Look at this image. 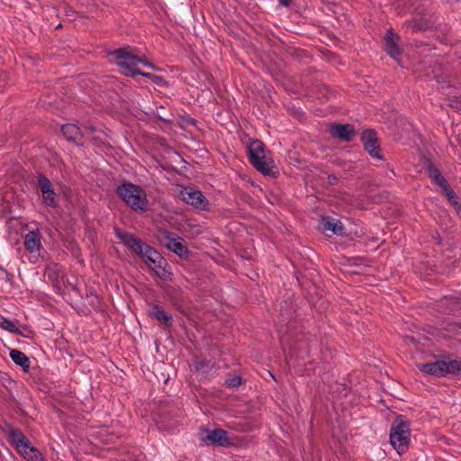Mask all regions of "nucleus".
<instances>
[{"instance_id":"nucleus-4","label":"nucleus","mask_w":461,"mask_h":461,"mask_svg":"<svg viewBox=\"0 0 461 461\" xmlns=\"http://www.w3.org/2000/svg\"><path fill=\"white\" fill-rule=\"evenodd\" d=\"M410 442V424L402 416H397L391 424L390 443L399 455H402L408 451Z\"/></svg>"},{"instance_id":"nucleus-29","label":"nucleus","mask_w":461,"mask_h":461,"mask_svg":"<svg viewBox=\"0 0 461 461\" xmlns=\"http://www.w3.org/2000/svg\"><path fill=\"white\" fill-rule=\"evenodd\" d=\"M139 75H141L142 77L149 78L150 80H152L154 83H156L158 85H159L163 81V79L160 76L154 75L151 73L140 71V73H139Z\"/></svg>"},{"instance_id":"nucleus-20","label":"nucleus","mask_w":461,"mask_h":461,"mask_svg":"<svg viewBox=\"0 0 461 461\" xmlns=\"http://www.w3.org/2000/svg\"><path fill=\"white\" fill-rule=\"evenodd\" d=\"M19 452L28 461H42L43 457L41 453L34 447L31 445V442L27 444V447L20 449Z\"/></svg>"},{"instance_id":"nucleus-33","label":"nucleus","mask_w":461,"mask_h":461,"mask_svg":"<svg viewBox=\"0 0 461 461\" xmlns=\"http://www.w3.org/2000/svg\"><path fill=\"white\" fill-rule=\"evenodd\" d=\"M203 363L199 362L198 360L195 361V367L196 369H201L203 367Z\"/></svg>"},{"instance_id":"nucleus-6","label":"nucleus","mask_w":461,"mask_h":461,"mask_svg":"<svg viewBox=\"0 0 461 461\" xmlns=\"http://www.w3.org/2000/svg\"><path fill=\"white\" fill-rule=\"evenodd\" d=\"M158 240L163 246L175 252L179 257H184L188 254V249L185 245L184 240L175 233L167 230H159Z\"/></svg>"},{"instance_id":"nucleus-7","label":"nucleus","mask_w":461,"mask_h":461,"mask_svg":"<svg viewBox=\"0 0 461 461\" xmlns=\"http://www.w3.org/2000/svg\"><path fill=\"white\" fill-rule=\"evenodd\" d=\"M180 198L187 204H190L199 210L208 208V200L199 190L192 187H184L179 194Z\"/></svg>"},{"instance_id":"nucleus-10","label":"nucleus","mask_w":461,"mask_h":461,"mask_svg":"<svg viewBox=\"0 0 461 461\" xmlns=\"http://www.w3.org/2000/svg\"><path fill=\"white\" fill-rule=\"evenodd\" d=\"M399 37L392 29L388 30L384 37V46L385 51L393 59L397 58L401 51L397 44Z\"/></svg>"},{"instance_id":"nucleus-34","label":"nucleus","mask_w":461,"mask_h":461,"mask_svg":"<svg viewBox=\"0 0 461 461\" xmlns=\"http://www.w3.org/2000/svg\"><path fill=\"white\" fill-rule=\"evenodd\" d=\"M0 269H1L2 271H4V272H6V270H5V268L1 267H0Z\"/></svg>"},{"instance_id":"nucleus-8","label":"nucleus","mask_w":461,"mask_h":461,"mask_svg":"<svg viewBox=\"0 0 461 461\" xmlns=\"http://www.w3.org/2000/svg\"><path fill=\"white\" fill-rule=\"evenodd\" d=\"M361 141L364 149L373 158L382 159L380 146L375 132L373 130H366L362 133Z\"/></svg>"},{"instance_id":"nucleus-24","label":"nucleus","mask_w":461,"mask_h":461,"mask_svg":"<svg viewBox=\"0 0 461 461\" xmlns=\"http://www.w3.org/2000/svg\"><path fill=\"white\" fill-rule=\"evenodd\" d=\"M60 270H61V267L59 265L51 263V264H49L46 267V275L48 276V278L50 281L55 282L59 277Z\"/></svg>"},{"instance_id":"nucleus-14","label":"nucleus","mask_w":461,"mask_h":461,"mask_svg":"<svg viewBox=\"0 0 461 461\" xmlns=\"http://www.w3.org/2000/svg\"><path fill=\"white\" fill-rule=\"evenodd\" d=\"M321 229L323 231H331L337 235H341L343 233V226L341 222L330 217H323L321 219Z\"/></svg>"},{"instance_id":"nucleus-31","label":"nucleus","mask_w":461,"mask_h":461,"mask_svg":"<svg viewBox=\"0 0 461 461\" xmlns=\"http://www.w3.org/2000/svg\"><path fill=\"white\" fill-rule=\"evenodd\" d=\"M460 327L457 326L456 324H449L448 327L447 328V330L448 331H452V332H456L457 330V329H459Z\"/></svg>"},{"instance_id":"nucleus-35","label":"nucleus","mask_w":461,"mask_h":461,"mask_svg":"<svg viewBox=\"0 0 461 461\" xmlns=\"http://www.w3.org/2000/svg\"><path fill=\"white\" fill-rule=\"evenodd\" d=\"M409 340H410L411 342H412V343L414 342V339H409Z\"/></svg>"},{"instance_id":"nucleus-25","label":"nucleus","mask_w":461,"mask_h":461,"mask_svg":"<svg viewBox=\"0 0 461 461\" xmlns=\"http://www.w3.org/2000/svg\"><path fill=\"white\" fill-rule=\"evenodd\" d=\"M0 327L12 333L20 334V330L16 325L3 315H0Z\"/></svg>"},{"instance_id":"nucleus-2","label":"nucleus","mask_w":461,"mask_h":461,"mask_svg":"<svg viewBox=\"0 0 461 461\" xmlns=\"http://www.w3.org/2000/svg\"><path fill=\"white\" fill-rule=\"evenodd\" d=\"M109 55L113 58V61L126 76L134 77L139 75L140 73V70L138 68L139 64L154 68V66L147 61L146 59L133 54L130 48L117 49L110 52Z\"/></svg>"},{"instance_id":"nucleus-3","label":"nucleus","mask_w":461,"mask_h":461,"mask_svg":"<svg viewBox=\"0 0 461 461\" xmlns=\"http://www.w3.org/2000/svg\"><path fill=\"white\" fill-rule=\"evenodd\" d=\"M116 193L133 211L140 212L147 211L149 203L147 194L140 186L125 183L117 187Z\"/></svg>"},{"instance_id":"nucleus-21","label":"nucleus","mask_w":461,"mask_h":461,"mask_svg":"<svg viewBox=\"0 0 461 461\" xmlns=\"http://www.w3.org/2000/svg\"><path fill=\"white\" fill-rule=\"evenodd\" d=\"M266 153L265 145L259 140H251L249 146V158H257L259 155Z\"/></svg>"},{"instance_id":"nucleus-22","label":"nucleus","mask_w":461,"mask_h":461,"mask_svg":"<svg viewBox=\"0 0 461 461\" xmlns=\"http://www.w3.org/2000/svg\"><path fill=\"white\" fill-rule=\"evenodd\" d=\"M61 131L68 140L76 141L77 138L80 136V130L75 124L63 125L61 128Z\"/></svg>"},{"instance_id":"nucleus-11","label":"nucleus","mask_w":461,"mask_h":461,"mask_svg":"<svg viewBox=\"0 0 461 461\" xmlns=\"http://www.w3.org/2000/svg\"><path fill=\"white\" fill-rule=\"evenodd\" d=\"M249 162L258 171L261 172L263 175H271L272 170L275 167L274 161L271 158H267L266 153H264V155L258 156L257 158H250Z\"/></svg>"},{"instance_id":"nucleus-27","label":"nucleus","mask_w":461,"mask_h":461,"mask_svg":"<svg viewBox=\"0 0 461 461\" xmlns=\"http://www.w3.org/2000/svg\"><path fill=\"white\" fill-rule=\"evenodd\" d=\"M442 191L453 204H457V197L448 184L446 185V187L442 188Z\"/></svg>"},{"instance_id":"nucleus-1","label":"nucleus","mask_w":461,"mask_h":461,"mask_svg":"<svg viewBox=\"0 0 461 461\" xmlns=\"http://www.w3.org/2000/svg\"><path fill=\"white\" fill-rule=\"evenodd\" d=\"M116 236L135 254L141 258L148 267L161 278H167V272L163 267L166 260L160 254L144 243L140 239L127 231H116Z\"/></svg>"},{"instance_id":"nucleus-13","label":"nucleus","mask_w":461,"mask_h":461,"mask_svg":"<svg viewBox=\"0 0 461 461\" xmlns=\"http://www.w3.org/2000/svg\"><path fill=\"white\" fill-rule=\"evenodd\" d=\"M203 440H209L212 444L226 447L230 444L227 431L220 429L212 430Z\"/></svg>"},{"instance_id":"nucleus-17","label":"nucleus","mask_w":461,"mask_h":461,"mask_svg":"<svg viewBox=\"0 0 461 461\" xmlns=\"http://www.w3.org/2000/svg\"><path fill=\"white\" fill-rule=\"evenodd\" d=\"M24 247L30 252H36L41 248L39 234L35 231H29L24 238Z\"/></svg>"},{"instance_id":"nucleus-23","label":"nucleus","mask_w":461,"mask_h":461,"mask_svg":"<svg viewBox=\"0 0 461 461\" xmlns=\"http://www.w3.org/2000/svg\"><path fill=\"white\" fill-rule=\"evenodd\" d=\"M37 185L42 194H45V193L50 192V190L53 189L50 180L42 174H40L37 176Z\"/></svg>"},{"instance_id":"nucleus-12","label":"nucleus","mask_w":461,"mask_h":461,"mask_svg":"<svg viewBox=\"0 0 461 461\" xmlns=\"http://www.w3.org/2000/svg\"><path fill=\"white\" fill-rule=\"evenodd\" d=\"M438 310L442 313L456 312L460 310V303L454 296H445L438 302Z\"/></svg>"},{"instance_id":"nucleus-16","label":"nucleus","mask_w":461,"mask_h":461,"mask_svg":"<svg viewBox=\"0 0 461 461\" xmlns=\"http://www.w3.org/2000/svg\"><path fill=\"white\" fill-rule=\"evenodd\" d=\"M9 438L10 442L15 446L18 451L27 447V444L30 442V440L17 429H11L9 430Z\"/></svg>"},{"instance_id":"nucleus-30","label":"nucleus","mask_w":461,"mask_h":461,"mask_svg":"<svg viewBox=\"0 0 461 461\" xmlns=\"http://www.w3.org/2000/svg\"><path fill=\"white\" fill-rule=\"evenodd\" d=\"M405 25L407 26V28H410L411 29L413 32L414 31H420L422 29L421 26H420L416 22L414 21H408L405 23Z\"/></svg>"},{"instance_id":"nucleus-15","label":"nucleus","mask_w":461,"mask_h":461,"mask_svg":"<svg viewBox=\"0 0 461 461\" xmlns=\"http://www.w3.org/2000/svg\"><path fill=\"white\" fill-rule=\"evenodd\" d=\"M149 315L167 327L172 325V316L163 310V308H161L158 304H154L151 306Z\"/></svg>"},{"instance_id":"nucleus-5","label":"nucleus","mask_w":461,"mask_h":461,"mask_svg":"<svg viewBox=\"0 0 461 461\" xmlns=\"http://www.w3.org/2000/svg\"><path fill=\"white\" fill-rule=\"evenodd\" d=\"M417 366L422 373L438 377L448 374H461V360L450 359L449 357H443L434 362L418 364Z\"/></svg>"},{"instance_id":"nucleus-32","label":"nucleus","mask_w":461,"mask_h":461,"mask_svg":"<svg viewBox=\"0 0 461 461\" xmlns=\"http://www.w3.org/2000/svg\"><path fill=\"white\" fill-rule=\"evenodd\" d=\"M280 3L283 5L288 6L290 5V3H291V0H280Z\"/></svg>"},{"instance_id":"nucleus-18","label":"nucleus","mask_w":461,"mask_h":461,"mask_svg":"<svg viewBox=\"0 0 461 461\" xmlns=\"http://www.w3.org/2000/svg\"><path fill=\"white\" fill-rule=\"evenodd\" d=\"M426 171H427L429 178L436 185H438L439 187H441V189L443 187H446V185H447V180L445 179L444 176H442L439 170L432 163L429 162Z\"/></svg>"},{"instance_id":"nucleus-19","label":"nucleus","mask_w":461,"mask_h":461,"mask_svg":"<svg viewBox=\"0 0 461 461\" xmlns=\"http://www.w3.org/2000/svg\"><path fill=\"white\" fill-rule=\"evenodd\" d=\"M9 356L16 365L23 367V371L29 370L31 362L29 357L23 352L18 349H11Z\"/></svg>"},{"instance_id":"nucleus-26","label":"nucleus","mask_w":461,"mask_h":461,"mask_svg":"<svg viewBox=\"0 0 461 461\" xmlns=\"http://www.w3.org/2000/svg\"><path fill=\"white\" fill-rule=\"evenodd\" d=\"M43 203L50 207L55 208L58 205V195L54 192V189H51L50 192L45 193L42 194Z\"/></svg>"},{"instance_id":"nucleus-28","label":"nucleus","mask_w":461,"mask_h":461,"mask_svg":"<svg viewBox=\"0 0 461 461\" xmlns=\"http://www.w3.org/2000/svg\"><path fill=\"white\" fill-rule=\"evenodd\" d=\"M225 384L230 386V387H238L241 384V377L239 376V375H229L227 378H226V381H225Z\"/></svg>"},{"instance_id":"nucleus-9","label":"nucleus","mask_w":461,"mask_h":461,"mask_svg":"<svg viewBox=\"0 0 461 461\" xmlns=\"http://www.w3.org/2000/svg\"><path fill=\"white\" fill-rule=\"evenodd\" d=\"M330 134L334 138L350 141L355 137L356 131L350 124L335 123L330 126Z\"/></svg>"}]
</instances>
